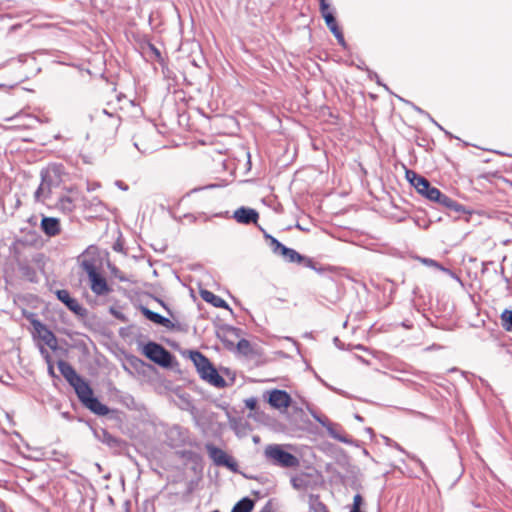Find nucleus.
Returning a JSON list of instances; mask_svg holds the SVG:
<instances>
[{"label":"nucleus","instance_id":"f257e3e1","mask_svg":"<svg viewBox=\"0 0 512 512\" xmlns=\"http://www.w3.org/2000/svg\"><path fill=\"white\" fill-rule=\"evenodd\" d=\"M190 359L193 361L201 379L216 388H224L227 386L225 379L219 374L210 360L200 351H190Z\"/></svg>","mask_w":512,"mask_h":512},{"label":"nucleus","instance_id":"f03ea898","mask_svg":"<svg viewBox=\"0 0 512 512\" xmlns=\"http://www.w3.org/2000/svg\"><path fill=\"white\" fill-rule=\"evenodd\" d=\"M264 456L272 465L282 468H295L300 464L298 457L286 451L280 444L267 445Z\"/></svg>","mask_w":512,"mask_h":512},{"label":"nucleus","instance_id":"7ed1b4c3","mask_svg":"<svg viewBox=\"0 0 512 512\" xmlns=\"http://www.w3.org/2000/svg\"><path fill=\"white\" fill-rule=\"evenodd\" d=\"M142 353L152 362L163 368H170L174 362V356L161 344L149 341L142 348Z\"/></svg>","mask_w":512,"mask_h":512},{"label":"nucleus","instance_id":"20e7f679","mask_svg":"<svg viewBox=\"0 0 512 512\" xmlns=\"http://www.w3.org/2000/svg\"><path fill=\"white\" fill-rule=\"evenodd\" d=\"M406 178L417 192L428 200L434 202L441 196V191L438 188L432 186L425 177L419 175L415 171L407 170Z\"/></svg>","mask_w":512,"mask_h":512},{"label":"nucleus","instance_id":"39448f33","mask_svg":"<svg viewBox=\"0 0 512 512\" xmlns=\"http://www.w3.org/2000/svg\"><path fill=\"white\" fill-rule=\"evenodd\" d=\"M76 394L81 403L94 414L105 416L109 413L108 406L101 403L100 400L93 395V390L89 384L83 385V388Z\"/></svg>","mask_w":512,"mask_h":512},{"label":"nucleus","instance_id":"423d86ee","mask_svg":"<svg viewBox=\"0 0 512 512\" xmlns=\"http://www.w3.org/2000/svg\"><path fill=\"white\" fill-rule=\"evenodd\" d=\"M166 440L171 448L195 445V441L190 437L189 430L180 425H173L167 430Z\"/></svg>","mask_w":512,"mask_h":512},{"label":"nucleus","instance_id":"0eeeda50","mask_svg":"<svg viewBox=\"0 0 512 512\" xmlns=\"http://www.w3.org/2000/svg\"><path fill=\"white\" fill-rule=\"evenodd\" d=\"M206 451L208 452L209 457L213 461V463L217 466L226 467L232 472L238 471V464L234 460V458L228 455L221 448L216 447L212 443H207L205 445Z\"/></svg>","mask_w":512,"mask_h":512},{"label":"nucleus","instance_id":"6e6552de","mask_svg":"<svg viewBox=\"0 0 512 512\" xmlns=\"http://www.w3.org/2000/svg\"><path fill=\"white\" fill-rule=\"evenodd\" d=\"M58 369L65 380L74 388L75 393L83 388V385L88 383L76 372L73 366L64 361L59 360L57 363Z\"/></svg>","mask_w":512,"mask_h":512},{"label":"nucleus","instance_id":"1a4fd4ad","mask_svg":"<svg viewBox=\"0 0 512 512\" xmlns=\"http://www.w3.org/2000/svg\"><path fill=\"white\" fill-rule=\"evenodd\" d=\"M64 167L61 164H52L41 171V182L43 187H59L62 183Z\"/></svg>","mask_w":512,"mask_h":512},{"label":"nucleus","instance_id":"9d476101","mask_svg":"<svg viewBox=\"0 0 512 512\" xmlns=\"http://www.w3.org/2000/svg\"><path fill=\"white\" fill-rule=\"evenodd\" d=\"M94 437L110 449L120 453L125 447V441L110 434L106 429H93Z\"/></svg>","mask_w":512,"mask_h":512},{"label":"nucleus","instance_id":"9b49d317","mask_svg":"<svg viewBox=\"0 0 512 512\" xmlns=\"http://www.w3.org/2000/svg\"><path fill=\"white\" fill-rule=\"evenodd\" d=\"M56 296L71 312L79 317H85L87 315V309L84 308L77 299L73 298L69 291L66 289H60L56 291Z\"/></svg>","mask_w":512,"mask_h":512},{"label":"nucleus","instance_id":"f8f14e48","mask_svg":"<svg viewBox=\"0 0 512 512\" xmlns=\"http://www.w3.org/2000/svg\"><path fill=\"white\" fill-rule=\"evenodd\" d=\"M139 309L141 313L145 316V318H147L149 321L157 325H160L166 328L167 330H181L180 325H176L169 318L164 317L159 313L150 310L146 306L141 305Z\"/></svg>","mask_w":512,"mask_h":512},{"label":"nucleus","instance_id":"ddd939ff","mask_svg":"<svg viewBox=\"0 0 512 512\" xmlns=\"http://www.w3.org/2000/svg\"><path fill=\"white\" fill-rule=\"evenodd\" d=\"M31 324L35 331L38 333L39 337L44 341V343L52 350L57 349L58 341L55 334L47 328L45 324H43L38 319L31 320Z\"/></svg>","mask_w":512,"mask_h":512},{"label":"nucleus","instance_id":"4468645a","mask_svg":"<svg viewBox=\"0 0 512 512\" xmlns=\"http://www.w3.org/2000/svg\"><path fill=\"white\" fill-rule=\"evenodd\" d=\"M232 217L240 224L249 225L258 221L259 213L253 208L241 206L234 211Z\"/></svg>","mask_w":512,"mask_h":512},{"label":"nucleus","instance_id":"2eb2a0df","mask_svg":"<svg viewBox=\"0 0 512 512\" xmlns=\"http://www.w3.org/2000/svg\"><path fill=\"white\" fill-rule=\"evenodd\" d=\"M268 403L273 408H288L291 403V397L284 390L273 389L269 394Z\"/></svg>","mask_w":512,"mask_h":512},{"label":"nucleus","instance_id":"dca6fc26","mask_svg":"<svg viewBox=\"0 0 512 512\" xmlns=\"http://www.w3.org/2000/svg\"><path fill=\"white\" fill-rule=\"evenodd\" d=\"M70 195H62L59 197L56 207L63 213H71L75 209V202L78 199L77 192L70 188L68 189Z\"/></svg>","mask_w":512,"mask_h":512},{"label":"nucleus","instance_id":"f3484780","mask_svg":"<svg viewBox=\"0 0 512 512\" xmlns=\"http://www.w3.org/2000/svg\"><path fill=\"white\" fill-rule=\"evenodd\" d=\"M242 334V329L225 324L221 326L220 332H218V337L222 339L226 347L230 348L234 346V343L233 341H230L228 338H240Z\"/></svg>","mask_w":512,"mask_h":512},{"label":"nucleus","instance_id":"a211bd4d","mask_svg":"<svg viewBox=\"0 0 512 512\" xmlns=\"http://www.w3.org/2000/svg\"><path fill=\"white\" fill-rule=\"evenodd\" d=\"M40 228L48 237H54L58 235L61 231L60 221L55 217H46L44 216L41 219Z\"/></svg>","mask_w":512,"mask_h":512},{"label":"nucleus","instance_id":"6ab92c4d","mask_svg":"<svg viewBox=\"0 0 512 512\" xmlns=\"http://www.w3.org/2000/svg\"><path fill=\"white\" fill-rule=\"evenodd\" d=\"M90 288L92 292L97 296L108 295L112 291V289L107 284L106 279L101 274L90 279Z\"/></svg>","mask_w":512,"mask_h":512},{"label":"nucleus","instance_id":"aec40b11","mask_svg":"<svg viewBox=\"0 0 512 512\" xmlns=\"http://www.w3.org/2000/svg\"><path fill=\"white\" fill-rule=\"evenodd\" d=\"M434 202L437 203L441 208L447 209L449 211H454L457 214L466 211L463 205L453 200L452 198L448 197L447 195L443 194L442 192L441 196Z\"/></svg>","mask_w":512,"mask_h":512},{"label":"nucleus","instance_id":"412c9836","mask_svg":"<svg viewBox=\"0 0 512 512\" xmlns=\"http://www.w3.org/2000/svg\"><path fill=\"white\" fill-rule=\"evenodd\" d=\"M200 296L205 302L210 303L214 307L225 308V309H229L231 311V308L229 307V305L227 304V302L224 299L215 295L213 292H211L209 290H205V289L200 290Z\"/></svg>","mask_w":512,"mask_h":512},{"label":"nucleus","instance_id":"4be33fe9","mask_svg":"<svg viewBox=\"0 0 512 512\" xmlns=\"http://www.w3.org/2000/svg\"><path fill=\"white\" fill-rule=\"evenodd\" d=\"M327 433L329 436L341 443L352 444L353 440L343 431V429L338 425L331 423L329 427H327Z\"/></svg>","mask_w":512,"mask_h":512},{"label":"nucleus","instance_id":"5701e85b","mask_svg":"<svg viewBox=\"0 0 512 512\" xmlns=\"http://www.w3.org/2000/svg\"><path fill=\"white\" fill-rule=\"evenodd\" d=\"M279 255L288 263H302V260L304 259L303 255L287 246L283 248V251Z\"/></svg>","mask_w":512,"mask_h":512},{"label":"nucleus","instance_id":"b1692460","mask_svg":"<svg viewBox=\"0 0 512 512\" xmlns=\"http://www.w3.org/2000/svg\"><path fill=\"white\" fill-rule=\"evenodd\" d=\"M254 505L255 503L251 498L244 497L234 505L231 512H251Z\"/></svg>","mask_w":512,"mask_h":512},{"label":"nucleus","instance_id":"393cba45","mask_svg":"<svg viewBox=\"0 0 512 512\" xmlns=\"http://www.w3.org/2000/svg\"><path fill=\"white\" fill-rule=\"evenodd\" d=\"M322 17L325 21L326 26L328 27V29L331 31V33L333 35L342 31L340 29V27L338 26V23L336 21V18L334 16L333 12H327V13L323 14Z\"/></svg>","mask_w":512,"mask_h":512},{"label":"nucleus","instance_id":"a878e982","mask_svg":"<svg viewBox=\"0 0 512 512\" xmlns=\"http://www.w3.org/2000/svg\"><path fill=\"white\" fill-rule=\"evenodd\" d=\"M263 232L265 239L269 240V245L272 249V252L276 255H279L283 251V248H285L286 246L282 244L280 241H278L275 237L265 232L264 230Z\"/></svg>","mask_w":512,"mask_h":512},{"label":"nucleus","instance_id":"bb28decb","mask_svg":"<svg viewBox=\"0 0 512 512\" xmlns=\"http://www.w3.org/2000/svg\"><path fill=\"white\" fill-rule=\"evenodd\" d=\"M52 191V187H43L42 182L34 193V198L37 202H44L47 198H49Z\"/></svg>","mask_w":512,"mask_h":512},{"label":"nucleus","instance_id":"cd10ccee","mask_svg":"<svg viewBox=\"0 0 512 512\" xmlns=\"http://www.w3.org/2000/svg\"><path fill=\"white\" fill-rule=\"evenodd\" d=\"M52 191V187H43L42 182L34 193V198L37 202H44L47 198H49Z\"/></svg>","mask_w":512,"mask_h":512},{"label":"nucleus","instance_id":"c85d7f7f","mask_svg":"<svg viewBox=\"0 0 512 512\" xmlns=\"http://www.w3.org/2000/svg\"><path fill=\"white\" fill-rule=\"evenodd\" d=\"M101 115L107 118V125L112 130H117L120 126V117L109 113L106 109L101 111Z\"/></svg>","mask_w":512,"mask_h":512},{"label":"nucleus","instance_id":"c756f323","mask_svg":"<svg viewBox=\"0 0 512 512\" xmlns=\"http://www.w3.org/2000/svg\"><path fill=\"white\" fill-rule=\"evenodd\" d=\"M83 270L87 273L89 280L99 275L97 268L93 261L84 260L81 264Z\"/></svg>","mask_w":512,"mask_h":512},{"label":"nucleus","instance_id":"7c9ffc66","mask_svg":"<svg viewBox=\"0 0 512 512\" xmlns=\"http://www.w3.org/2000/svg\"><path fill=\"white\" fill-rule=\"evenodd\" d=\"M501 321L503 328L512 332V310L505 309L501 314Z\"/></svg>","mask_w":512,"mask_h":512},{"label":"nucleus","instance_id":"2f4dec72","mask_svg":"<svg viewBox=\"0 0 512 512\" xmlns=\"http://www.w3.org/2000/svg\"><path fill=\"white\" fill-rule=\"evenodd\" d=\"M19 270L23 276H25L30 281H34L36 277V272L33 267L28 264H22L19 267Z\"/></svg>","mask_w":512,"mask_h":512},{"label":"nucleus","instance_id":"473e14b6","mask_svg":"<svg viewBox=\"0 0 512 512\" xmlns=\"http://www.w3.org/2000/svg\"><path fill=\"white\" fill-rule=\"evenodd\" d=\"M237 350L243 355H248L251 353V344L247 339L241 338L237 343Z\"/></svg>","mask_w":512,"mask_h":512},{"label":"nucleus","instance_id":"72a5a7b5","mask_svg":"<svg viewBox=\"0 0 512 512\" xmlns=\"http://www.w3.org/2000/svg\"><path fill=\"white\" fill-rule=\"evenodd\" d=\"M111 275L120 282H130V279L116 266H109Z\"/></svg>","mask_w":512,"mask_h":512},{"label":"nucleus","instance_id":"f704fd0d","mask_svg":"<svg viewBox=\"0 0 512 512\" xmlns=\"http://www.w3.org/2000/svg\"><path fill=\"white\" fill-rule=\"evenodd\" d=\"M363 504V498L360 494H356L353 498V504L349 512H363L361 506Z\"/></svg>","mask_w":512,"mask_h":512},{"label":"nucleus","instance_id":"c9c22d12","mask_svg":"<svg viewBox=\"0 0 512 512\" xmlns=\"http://www.w3.org/2000/svg\"><path fill=\"white\" fill-rule=\"evenodd\" d=\"M290 482H291V485L293 486V488H295L297 490H301L306 487V481L302 477H297V476L292 477Z\"/></svg>","mask_w":512,"mask_h":512},{"label":"nucleus","instance_id":"e433bc0d","mask_svg":"<svg viewBox=\"0 0 512 512\" xmlns=\"http://www.w3.org/2000/svg\"><path fill=\"white\" fill-rule=\"evenodd\" d=\"M311 415L314 418V420H316L319 424H321V426H323L326 429L332 423V422H330V420L326 416H322V415H319V414L314 413V412L311 413Z\"/></svg>","mask_w":512,"mask_h":512},{"label":"nucleus","instance_id":"4c0bfd02","mask_svg":"<svg viewBox=\"0 0 512 512\" xmlns=\"http://www.w3.org/2000/svg\"><path fill=\"white\" fill-rule=\"evenodd\" d=\"M109 313L121 322L126 323L128 321L127 317L119 309L113 306L109 308Z\"/></svg>","mask_w":512,"mask_h":512},{"label":"nucleus","instance_id":"58836bf2","mask_svg":"<svg viewBox=\"0 0 512 512\" xmlns=\"http://www.w3.org/2000/svg\"><path fill=\"white\" fill-rule=\"evenodd\" d=\"M319 6H320L321 15H323V14H325L327 12H331L330 11V5L327 2V0H319Z\"/></svg>","mask_w":512,"mask_h":512},{"label":"nucleus","instance_id":"ea45409f","mask_svg":"<svg viewBox=\"0 0 512 512\" xmlns=\"http://www.w3.org/2000/svg\"><path fill=\"white\" fill-rule=\"evenodd\" d=\"M334 37L336 38V40H337V42H338V44L340 46H342L345 49L347 48V42H346V40L344 38V35H343L342 31L337 33V34H335Z\"/></svg>","mask_w":512,"mask_h":512},{"label":"nucleus","instance_id":"a19ab883","mask_svg":"<svg viewBox=\"0 0 512 512\" xmlns=\"http://www.w3.org/2000/svg\"><path fill=\"white\" fill-rule=\"evenodd\" d=\"M413 109L420 115L426 117L428 120H432V116L426 112L425 110H423L422 108L416 106L415 104H411Z\"/></svg>","mask_w":512,"mask_h":512},{"label":"nucleus","instance_id":"79ce46f5","mask_svg":"<svg viewBox=\"0 0 512 512\" xmlns=\"http://www.w3.org/2000/svg\"><path fill=\"white\" fill-rule=\"evenodd\" d=\"M40 353L44 357L48 365L52 364L51 355L43 346L40 347Z\"/></svg>","mask_w":512,"mask_h":512},{"label":"nucleus","instance_id":"37998d69","mask_svg":"<svg viewBox=\"0 0 512 512\" xmlns=\"http://www.w3.org/2000/svg\"><path fill=\"white\" fill-rule=\"evenodd\" d=\"M180 457L191 460L195 453L191 450H183L179 452Z\"/></svg>","mask_w":512,"mask_h":512},{"label":"nucleus","instance_id":"c03bdc74","mask_svg":"<svg viewBox=\"0 0 512 512\" xmlns=\"http://www.w3.org/2000/svg\"><path fill=\"white\" fill-rule=\"evenodd\" d=\"M422 261H423L424 264H426L428 266H433V267H437V268L443 269L441 267V265L437 261H435L433 259L424 258Z\"/></svg>","mask_w":512,"mask_h":512},{"label":"nucleus","instance_id":"a18cd8bd","mask_svg":"<svg viewBox=\"0 0 512 512\" xmlns=\"http://www.w3.org/2000/svg\"><path fill=\"white\" fill-rule=\"evenodd\" d=\"M245 405L247 408L254 410L257 405V400L255 398H249V399L245 400Z\"/></svg>","mask_w":512,"mask_h":512},{"label":"nucleus","instance_id":"49530a36","mask_svg":"<svg viewBox=\"0 0 512 512\" xmlns=\"http://www.w3.org/2000/svg\"><path fill=\"white\" fill-rule=\"evenodd\" d=\"M302 264L305 267H308V268H311V269H315L314 262H313V260L311 258H308V257L304 256V259L302 260Z\"/></svg>","mask_w":512,"mask_h":512},{"label":"nucleus","instance_id":"de8ad7c7","mask_svg":"<svg viewBox=\"0 0 512 512\" xmlns=\"http://www.w3.org/2000/svg\"><path fill=\"white\" fill-rule=\"evenodd\" d=\"M215 187H218L217 184H209V185H206V186H203V187H198V188H194L191 190V193H195V192H198V191H201V190H205V189H212V188H215Z\"/></svg>","mask_w":512,"mask_h":512},{"label":"nucleus","instance_id":"09e8293b","mask_svg":"<svg viewBox=\"0 0 512 512\" xmlns=\"http://www.w3.org/2000/svg\"><path fill=\"white\" fill-rule=\"evenodd\" d=\"M115 185H116L119 189H121V190H123V191H127V190H128V185H127V184H125L123 181L117 180V181L115 182Z\"/></svg>","mask_w":512,"mask_h":512},{"label":"nucleus","instance_id":"8fccbe9b","mask_svg":"<svg viewBox=\"0 0 512 512\" xmlns=\"http://www.w3.org/2000/svg\"><path fill=\"white\" fill-rule=\"evenodd\" d=\"M435 126H437L441 131H443L446 135L452 136L447 130H445L437 121L434 120L432 117V120H430Z\"/></svg>","mask_w":512,"mask_h":512},{"label":"nucleus","instance_id":"3c124183","mask_svg":"<svg viewBox=\"0 0 512 512\" xmlns=\"http://www.w3.org/2000/svg\"><path fill=\"white\" fill-rule=\"evenodd\" d=\"M91 206H103V203L98 198H93L90 202Z\"/></svg>","mask_w":512,"mask_h":512},{"label":"nucleus","instance_id":"603ef678","mask_svg":"<svg viewBox=\"0 0 512 512\" xmlns=\"http://www.w3.org/2000/svg\"><path fill=\"white\" fill-rule=\"evenodd\" d=\"M408 456H409L411 459H413L414 461H416V462L419 464V466H420L423 470L425 469V465H424V463H423L419 458H417V457H416V456H414V455H413V456L408 455Z\"/></svg>","mask_w":512,"mask_h":512},{"label":"nucleus","instance_id":"864d4df0","mask_svg":"<svg viewBox=\"0 0 512 512\" xmlns=\"http://www.w3.org/2000/svg\"><path fill=\"white\" fill-rule=\"evenodd\" d=\"M100 185L98 183H93V184H88L87 186V190L88 191H94L95 189H97Z\"/></svg>","mask_w":512,"mask_h":512},{"label":"nucleus","instance_id":"5fc2aeb1","mask_svg":"<svg viewBox=\"0 0 512 512\" xmlns=\"http://www.w3.org/2000/svg\"><path fill=\"white\" fill-rule=\"evenodd\" d=\"M369 78L370 79L376 78L377 79V83L381 85L377 73L369 71Z\"/></svg>","mask_w":512,"mask_h":512},{"label":"nucleus","instance_id":"6e6d98bb","mask_svg":"<svg viewBox=\"0 0 512 512\" xmlns=\"http://www.w3.org/2000/svg\"><path fill=\"white\" fill-rule=\"evenodd\" d=\"M393 447H395L396 449H398L399 451L403 452V453H406V451L396 442H393V444H391Z\"/></svg>","mask_w":512,"mask_h":512},{"label":"nucleus","instance_id":"4d7b16f0","mask_svg":"<svg viewBox=\"0 0 512 512\" xmlns=\"http://www.w3.org/2000/svg\"><path fill=\"white\" fill-rule=\"evenodd\" d=\"M48 372L51 376H55L53 364L48 365Z\"/></svg>","mask_w":512,"mask_h":512},{"label":"nucleus","instance_id":"13d9d810","mask_svg":"<svg viewBox=\"0 0 512 512\" xmlns=\"http://www.w3.org/2000/svg\"><path fill=\"white\" fill-rule=\"evenodd\" d=\"M161 305L168 311L170 315H172L171 310L166 306V304L163 301H160Z\"/></svg>","mask_w":512,"mask_h":512},{"label":"nucleus","instance_id":"bf43d9fd","mask_svg":"<svg viewBox=\"0 0 512 512\" xmlns=\"http://www.w3.org/2000/svg\"><path fill=\"white\" fill-rule=\"evenodd\" d=\"M316 512H328L326 507L325 506H322L321 508H319L318 510H316Z\"/></svg>","mask_w":512,"mask_h":512},{"label":"nucleus","instance_id":"052dcab7","mask_svg":"<svg viewBox=\"0 0 512 512\" xmlns=\"http://www.w3.org/2000/svg\"><path fill=\"white\" fill-rule=\"evenodd\" d=\"M354 417H355V419H356V420H358V421H360V422H362V421H363V417H362V416H360L359 414H356Z\"/></svg>","mask_w":512,"mask_h":512},{"label":"nucleus","instance_id":"680f3d73","mask_svg":"<svg viewBox=\"0 0 512 512\" xmlns=\"http://www.w3.org/2000/svg\"><path fill=\"white\" fill-rule=\"evenodd\" d=\"M320 382H321L324 386H327V383H326L323 379H320Z\"/></svg>","mask_w":512,"mask_h":512},{"label":"nucleus","instance_id":"e2e57ef3","mask_svg":"<svg viewBox=\"0 0 512 512\" xmlns=\"http://www.w3.org/2000/svg\"><path fill=\"white\" fill-rule=\"evenodd\" d=\"M320 382H321L324 386H327V383H326L323 379H320Z\"/></svg>","mask_w":512,"mask_h":512},{"label":"nucleus","instance_id":"0e129e2a","mask_svg":"<svg viewBox=\"0 0 512 512\" xmlns=\"http://www.w3.org/2000/svg\"><path fill=\"white\" fill-rule=\"evenodd\" d=\"M320 382H321L324 386H327V383H326L323 379H320Z\"/></svg>","mask_w":512,"mask_h":512},{"label":"nucleus","instance_id":"69168bd1","mask_svg":"<svg viewBox=\"0 0 512 512\" xmlns=\"http://www.w3.org/2000/svg\"><path fill=\"white\" fill-rule=\"evenodd\" d=\"M320 382H321L324 386H327V383H326L323 379H320Z\"/></svg>","mask_w":512,"mask_h":512},{"label":"nucleus","instance_id":"338daca9","mask_svg":"<svg viewBox=\"0 0 512 512\" xmlns=\"http://www.w3.org/2000/svg\"><path fill=\"white\" fill-rule=\"evenodd\" d=\"M320 382H321L324 386H327V383H326L323 379H320Z\"/></svg>","mask_w":512,"mask_h":512},{"label":"nucleus","instance_id":"774afa93","mask_svg":"<svg viewBox=\"0 0 512 512\" xmlns=\"http://www.w3.org/2000/svg\"><path fill=\"white\" fill-rule=\"evenodd\" d=\"M153 50L156 52L158 56L160 55V52L156 48L153 47Z\"/></svg>","mask_w":512,"mask_h":512}]
</instances>
